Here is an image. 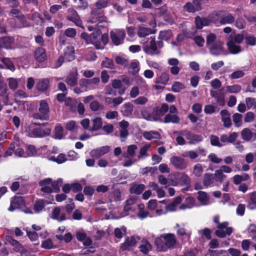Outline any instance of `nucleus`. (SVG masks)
Instances as JSON below:
<instances>
[{
	"mask_svg": "<svg viewBox=\"0 0 256 256\" xmlns=\"http://www.w3.org/2000/svg\"><path fill=\"white\" fill-rule=\"evenodd\" d=\"M81 37L85 40L88 44H94L96 49H102L108 42V37L106 34H102L100 31L96 30L90 36L86 33L83 32Z\"/></svg>",
	"mask_w": 256,
	"mask_h": 256,
	"instance_id": "obj_1",
	"label": "nucleus"
},
{
	"mask_svg": "<svg viewBox=\"0 0 256 256\" xmlns=\"http://www.w3.org/2000/svg\"><path fill=\"white\" fill-rule=\"evenodd\" d=\"M6 240L14 247V249L15 251L21 252L22 256H23L24 254L25 251L22 250V244H20L18 241H16L15 240H14L9 236H7L6 237Z\"/></svg>",
	"mask_w": 256,
	"mask_h": 256,
	"instance_id": "obj_33",
	"label": "nucleus"
},
{
	"mask_svg": "<svg viewBox=\"0 0 256 256\" xmlns=\"http://www.w3.org/2000/svg\"><path fill=\"white\" fill-rule=\"evenodd\" d=\"M151 144H145L140 150V154L138 156V159L142 158L144 157L148 156L149 155L147 153L148 150L150 148Z\"/></svg>",
	"mask_w": 256,
	"mask_h": 256,
	"instance_id": "obj_49",
	"label": "nucleus"
},
{
	"mask_svg": "<svg viewBox=\"0 0 256 256\" xmlns=\"http://www.w3.org/2000/svg\"><path fill=\"white\" fill-rule=\"evenodd\" d=\"M217 14H211L207 18H202L198 16L196 17L195 22L196 28L201 29L204 26L210 25L211 22L216 24L217 22Z\"/></svg>",
	"mask_w": 256,
	"mask_h": 256,
	"instance_id": "obj_7",
	"label": "nucleus"
},
{
	"mask_svg": "<svg viewBox=\"0 0 256 256\" xmlns=\"http://www.w3.org/2000/svg\"><path fill=\"white\" fill-rule=\"evenodd\" d=\"M150 46L144 45L143 46V50L145 53L150 55H155L160 54L158 50L155 39L153 37L150 38Z\"/></svg>",
	"mask_w": 256,
	"mask_h": 256,
	"instance_id": "obj_17",
	"label": "nucleus"
},
{
	"mask_svg": "<svg viewBox=\"0 0 256 256\" xmlns=\"http://www.w3.org/2000/svg\"><path fill=\"white\" fill-rule=\"evenodd\" d=\"M10 15L17 18L22 23L24 22V16L18 10L15 8L12 9L10 12Z\"/></svg>",
	"mask_w": 256,
	"mask_h": 256,
	"instance_id": "obj_63",
	"label": "nucleus"
},
{
	"mask_svg": "<svg viewBox=\"0 0 256 256\" xmlns=\"http://www.w3.org/2000/svg\"><path fill=\"white\" fill-rule=\"evenodd\" d=\"M145 186L144 184H132L130 185V192L137 194H140L144 190Z\"/></svg>",
	"mask_w": 256,
	"mask_h": 256,
	"instance_id": "obj_38",
	"label": "nucleus"
},
{
	"mask_svg": "<svg viewBox=\"0 0 256 256\" xmlns=\"http://www.w3.org/2000/svg\"><path fill=\"white\" fill-rule=\"evenodd\" d=\"M137 198H136L131 197L128 199L125 202L124 206L123 212L120 214V217H124L129 214L130 212L134 210V204L136 202Z\"/></svg>",
	"mask_w": 256,
	"mask_h": 256,
	"instance_id": "obj_12",
	"label": "nucleus"
},
{
	"mask_svg": "<svg viewBox=\"0 0 256 256\" xmlns=\"http://www.w3.org/2000/svg\"><path fill=\"white\" fill-rule=\"evenodd\" d=\"M182 202V198L180 196L176 197L172 202L166 204V209L168 212H174L179 208V204Z\"/></svg>",
	"mask_w": 256,
	"mask_h": 256,
	"instance_id": "obj_28",
	"label": "nucleus"
},
{
	"mask_svg": "<svg viewBox=\"0 0 256 256\" xmlns=\"http://www.w3.org/2000/svg\"><path fill=\"white\" fill-rule=\"evenodd\" d=\"M246 103L248 109H256V100L254 98H246Z\"/></svg>",
	"mask_w": 256,
	"mask_h": 256,
	"instance_id": "obj_64",
	"label": "nucleus"
},
{
	"mask_svg": "<svg viewBox=\"0 0 256 256\" xmlns=\"http://www.w3.org/2000/svg\"><path fill=\"white\" fill-rule=\"evenodd\" d=\"M155 32V30L142 26H139L138 30V35L140 38H144Z\"/></svg>",
	"mask_w": 256,
	"mask_h": 256,
	"instance_id": "obj_35",
	"label": "nucleus"
},
{
	"mask_svg": "<svg viewBox=\"0 0 256 256\" xmlns=\"http://www.w3.org/2000/svg\"><path fill=\"white\" fill-rule=\"evenodd\" d=\"M64 54L66 59L68 62L72 61L75 58L74 48L70 44H68L66 46L64 49Z\"/></svg>",
	"mask_w": 256,
	"mask_h": 256,
	"instance_id": "obj_29",
	"label": "nucleus"
},
{
	"mask_svg": "<svg viewBox=\"0 0 256 256\" xmlns=\"http://www.w3.org/2000/svg\"><path fill=\"white\" fill-rule=\"evenodd\" d=\"M66 82L68 85L70 86H75L78 82V72H74L70 74L66 78Z\"/></svg>",
	"mask_w": 256,
	"mask_h": 256,
	"instance_id": "obj_37",
	"label": "nucleus"
},
{
	"mask_svg": "<svg viewBox=\"0 0 256 256\" xmlns=\"http://www.w3.org/2000/svg\"><path fill=\"white\" fill-rule=\"evenodd\" d=\"M138 149V146L135 144H131L128 146L127 152L124 156L128 158V156L132 157L135 155L136 151Z\"/></svg>",
	"mask_w": 256,
	"mask_h": 256,
	"instance_id": "obj_60",
	"label": "nucleus"
},
{
	"mask_svg": "<svg viewBox=\"0 0 256 256\" xmlns=\"http://www.w3.org/2000/svg\"><path fill=\"white\" fill-rule=\"evenodd\" d=\"M136 84L138 85V86L142 90L146 91L148 89V86L146 82V81L140 76H136Z\"/></svg>",
	"mask_w": 256,
	"mask_h": 256,
	"instance_id": "obj_43",
	"label": "nucleus"
},
{
	"mask_svg": "<svg viewBox=\"0 0 256 256\" xmlns=\"http://www.w3.org/2000/svg\"><path fill=\"white\" fill-rule=\"evenodd\" d=\"M235 18L232 14H229L223 16L220 20L222 24H230L234 22Z\"/></svg>",
	"mask_w": 256,
	"mask_h": 256,
	"instance_id": "obj_50",
	"label": "nucleus"
},
{
	"mask_svg": "<svg viewBox=\"0 0 256 256\" xmlns=\"http://www.w3.org/2000/svg\"><path fill=\"white\" fill-rule=\"evenodd\" d=\"M144 137L147 140H152L159 138L160 135L157 131L144 132L143 133Z\"/></svg>",
	"mask_w": 256,
	"mask_h": 256,
	"instance_id": "obj_42",
	"label": "nucleus"
},
{
	"mask_svg": "<svg viewBox=\"0 0 256 256\" xmlns=\"http://www.w3.org/2000/svg\"><path fill=\"white\" fill-rule=\"evenodd\" d=\"M180 121V118L176 114H167L164 119V122L166 123H178Z\"/></svg>",
	"mask_w": 256,
	"mask_h": 256,
	"instance_id": "obj_51",
	"label": "nucleus"
},
{
	"mask_svg": "<svg viewBox=\"0 0 256 256\" xmlns=\"http://www.w3.org/2000/svg\"><path fill=\"white\" fill-rule=\"evenodd\" d=\"M26 156H36L38 153V150L34 146L30 144L26 146Z\"/></svg>",
	"mask_w": 256,
	"mask_h": 256,
	"instance_id": "obj_58",
	"label": "nucleus"
},
{
	"mask_svg": "<svg viewBox=\"0 0 256 256\" xmlns=\"http://www.w3.org/2000/svg\"><path fill=\"white\" fill-rule=\"evenodd\" d=\"M76 238L78 240L82 242L84 245L86 246H90L92 244L91 239L87 236L86 234L82 230L76 232Z\"/></svg>",
	"mask_w": 256,
	"mask_h": 256,
	"instance_id": "obj_24",
	"label": "nucleus"
},
{
	"mask_svg": "<svg viewBox=\"0 0 256 256\" xmlns=\"http://www.w3.org/2000/svg\"><path fill=\"white\" fill-rule=\"evenodd\" d=\"M176 238L174 234L167 233L162 234L154 239V242L159 251L166 252L173 248L176 244Z\"/></svg>",
	"mask_w": 256,
	"mask_h": 256,
	"instance_id": "obj_2",
	"label": "nucleus"
},
{
	"mask_svg": "<svg viewBox=\"0 0 256 256\" xmlns=\"http://www.w3.org/2000/svg\"><path fill=\"white\" fill-rule=\"evenodd\" d=\"M166 201L162 200L158 202V204L154 212V216H158L166 214L168 210L166 209Z\"/></svg>",
	"mask_w": 256,
	"mask_h": 256,
	"instance_id": "obj_23",
	"label": "nucleus"
},
{
	"mask_svg": "<svg viewBox=\"0 0 256 256\" xmlns=\"http://www.w3.org/2000/svg\"><path fill=\"white\" fill-rule=\"evenodd\" d=\"M152 248L151 244L147 240H142L139 246L140 250L145 254H148Z\"/></svg>",
	"mask_w": 256,
	"mask_h": 256,
	"instance_id": "obj_40",
	"label": "nucleus"
},
{
	"mask_svg": "<svg viewBox=\"0 0 256 256\" xmlns=\"http://www.w3.org/2000/svg\"><path fill=\"white\" fill-rule=\"evenodd\" d=\"M241 86L239 84L228 86L226 87V92L228 93H238L241 90Z\"/></svg>",
	"mask_w": 256,
	"mask_h": 256,
	"instance_id": "obj_55",
	"label": "nucleus"
},
{
	"mask_svg": "<svg viewBox=\"0 0 256 256\" xmlns=\"http://www.w3.org/2000/svg\"><path fill=\"white\" fill-rule=\"evenodd\" d=\"M68 12V15L66 17L67 20L74 22L77 26L84 28L82 26V22L76 10L72 8H70Z\"/></svg>",
	"mask_w": 256,
	"mask_h": 256,
	"instance_id": "obj_18",
	"label": "nucleus"
},
{
	"mask_svg": "<svg viewBox=\"0 0 256 256\" xmlns=\"http://www.w3.org/2000/svg\"><path fill=\"white\" fill-rule=\"evenodd\" d=\"M34 56L35 60L39 62H44L47 58L46 50L44 48H37L34 52Z\"/></svg>",
	"mask_w": 256,
	"mask_h": 256,
	"instance_id": "obj_27",
	"label": "nucleus"
},
{
	"mask_svg": "<svg viewBox=\"0 0 256 256\" xmlns=\"http://www.w3.org/2000/svg\"><path fill=\"white\" fill-rule=\"evenodd\" d=\"M101 66L102 68H107L114 69V64L112 60L108 58H104L102 60Z\"/></svg>",
	"mask_w": 256,
	"mask_h": 256,
	"instance_id": "obj_57",
	"label": "nucleus"
},
{
	"mask_svg": "<svg viewBox=\"0 0 256 256\" xmlns=\"http://www.w3.org/2000/svg\"><path fill=\"white\" fill-rule=\"evenodd\" d=\"M26 132L27 134L32 138H41L46 136L50 133V130L46 128H34V124H30L26 127Z\"/></svg>",
	"mask_w": 256,
	"mask_h": 256,
	"instance_id": "obj_5",
	"label": "nucleus"
},
{
	"mask_svg": "<svg viewBox=\"0 0 256 256\" xmlns=\"http://www.w3.org/2000/svg\"><path fill=\"white\" fill-rule=\"evenodd\" d=\"M169 80L168 74L166 72H162L160 76L158 77L155 80L156 84H160L166 85Z\"/></svg>",
	"mask_w": 256,
	"mask_h": 256,
	"instance_id": "obj_46",
	"label": "nucleus"
},
{
	"mask_svg": "<svg viewBox=\"0 0 256 256\" xmlns=\"http://www.w3.org/2000/svg\"><path fill=\"white\" fill-rule=\"evenodd\" d=\"M240 134L242 139L246 141H250L252 138H256V134L249 128L243 129Z\"/></svg>",
	"mask_w": 256,
	"mask_h": 256,
	"instance_id": "obj_31",
	"label": "nucleus"
},
{
	"mask_svg": "<svg viewBox=\"0 0 256 256\" xmlns=\"http://www.w3.org/2000/svg\"><path fill=\"white\" fill-rule=\"evenodd\" d=\"M198 194L197 198L201 205L206 206L210 204V198L207 193L204 192L199 191Z\"/></svg>",
	"mask_w": 256,
	"mask_h": 256,
	"instance_id": "obj_34",
	"label": "nucleus"
},
{
	"mask_svg": "<svg viewBox=\"0 0 256 256\" xmlns=\"http://www.w3.org/2000/svg\"><path fill=\"white\" fill-rule=\"evenodd\" d=\"M172 33L171 30H164L160 32L158 38L161 40H168L172 37Z\"/></svg>",
	"mask_w": 256,
	"mask_h": 256,
	"instance_id": "obj_54",
	"label": "nucleus"
},
{
	"mask_svg": "<svg viewBox=\"0 0 256 256\" xmlns=\"http://www.w3.org/2000/svg\"><path fill=\"white\" fill-rule=\"evenodd\" d=\"M222 120L224 125L226 128H229L232 125L231 119L228 112L226 110H223L220 112Z\"/></svg>",
	"mask_w": 256,
	"mask_h": 256,
	"instance_id": "obj_36",
	"label": "nucleus"
},
{
	"mask_svg": "<svg viewBox=\"0 0 256 256\" xmlns=\"http://www.w3.org/2000/svg\"><path fill=\"white\" fill-rule=\"evenodd\" d=\"M24 230L26 232L27 235L30 239L32 241L36 242L34 243L35 244H39V242L38 240V236L36 232L29 231L28 228H24Z\"/></svg>",
	"mask_w": 256,
	"mask_h": 256,
	"instance_id": "obj_59",
	"label": "nucleus"
},
{
	"mask_svg": "<svg viewBox=\"0 0 256 256\" xmlns=\"http://www.w3.org/2000/svg\"><path fill=\"white\" fill-rule=\"evenodd\" d=\"M50 204L48 202H46L42 200H40L36 202L34 204V210L36 213L41 212L46 204Z\"/></svg>",
	"mask_w": 256,
	"mask_h": 256,
	"instance_id": "obj_39",
	"label": "nucleus"
},
{
	"mask_svg": "<svg viewBox=\"0 0 256 256\" xmlns=\"http://www.w3.org/2000/svg\"><path fill=\"white\" fill-rule=\"evenodd\" d=\"M52 179L47 178L39 182V184L41 186V190L44 192L50 193L52 192L50 185Z\"/></svg>",
	"mask_w": 256,
	"mask_h": 256,
	"instance_id": "obj_26",
	"label": "nucleus"
},
{
	"mask_svg": "<svg viewBox=\"0 0 256 256\" xmlns=\"http://www.w3.org/2000/svg\"><path fill=\"white\" fill-rule=\"evenodd\" d=\"M214 182V176L212 174L206 173L204 174L203 184L204 186L208 187L211 186Z\"/></svg>",
	"mask_w": 256,
	"mask_h": 256,
	"instance_id": "obj_44",
	"label": "nucleus"
},
{
	"mask_svg": "<svg viewBox=\"0 0 256 256\" xmlns=\"http://www.w3.org/2000/svg\"><path fill=\"white\" fill-rule=\"evenodd\" d=\"M124 115L129 116L132 114L133 111V106L130 102H127L124 105Z\"/></svg>",
	"mask_w": 256,
	"mask_h": 256,
	"instance_id": "obj_62",
	"label": "nucleus"
},
{
	"mask_svg": "<svg viewBox=\"0 0 256 256\" xmlns=\"http://www.w3.org/2000/svg\"><path fill=\"white\" fill-rule=\"evenodd\" d=\"M49 84V80L48 79H42L38 81L36 84L37 89L40 91L46 90Z\"/></svg>",
	"mask_w": 256,
	"mask_h": 256,
	"instance_id": "obj_48",
	"label": "nucleus"
},
{
	"mask_svg": "<svg viewBox=\"0 0 256 256\" xmlns=\"http://www.w3.org/2000/svg\"><path fill=\"white\" fill-rule=\"evenodd\" d=\"M24 204V200L22 196H15L10 202V206L8 210L10 212H13L16 208H18Z\"/></svg>",
	"mask_w": 256,
	"mask_h": 256,
	"instance_id": "obj_21",
	"label": "nucleus"
},
{
	"mask_svg": "<svg viewBox=\"0 0 256 256\" xmlns=\"http://www.w3.org/2000/svg\"><path fill=\"white\" fill-rule=\"evenodd\" d=\"M206 45L212 55L218 56L223 52L224 42L214 33L210 32L206 35Z\"/></svg>",
	"mask_w": 256,
	"mask_h": 256,
	"instance_id": "obj_3",
	"label": "nucleus"
},
{
	"mask_svg": "<svg viewBox=\"0 0 256 256\" xmlns=\"http://www.w3.org/2000/svg\"><path fill=\"white\" fill-rule=\"evenodd\" d=\"M106 21V18L100 12V10L94 9L92 10L91 18L88 20V22L95 24L96 26L101 22Z\"/></svg>",
	"mask_w": 256,
	"mask_h": 256,
	"instance_id": "obj_13",
	"label": "nucleus"
},
{
	"mask_svg": "<svg viewBox=\"0 0 256 256\" xmlns=\"http://www.w3.org/2000/svg\"><path fill=\"white\" fill-rule=\"evenodd\" d=\"M228 223L224 222L217 224L218 230L216 231V234L220 238H224L226 234L230 235L232 232V228L228 227Z\"/></svg>",
	"mask_w": 256,
	"mask_h": 256,
	"instance_id": "obj_10",
	"label": "nucleus"
},
{
	"mask_svg": "<svg viewBox=\"0 0 256 256\" xmlns=\"http://www.w3.org/2000/svg\"><path fill=\"white\" fill-rule=\"evenodd\" d=\"M4 48L6 49H14L15 48L14 46V38H13L6 36L0 38V48Z\"/></svg>",
	"mask_w": 256,
	"mask_h": 256,
	"instance_id": "obj_22",
	"label": "nucleus"
},
{
	"mask_svg": "<svg viewBox=\"0 0 256 256\" xmlns=\"http://www.w3.org/2000/svg\"><path fill=\"white\" fill-rule=\"evenodd\" d=\"M92 131L98 130L102 128V120L100 118L96 117L92 120Z\"/></svg>",
	"mask_w": 256,
	"mask_h": 256,
	"instance_id": "obj_52",
	"label": "nucleus"
},
{
	"mask_svg": "<svg viewBox=\"0 0 256 256\" xmlns=\"http://www.w3.org/2000/svg\"><path fill=\"white\" fill-rule=\"evenodd\" d=\"M244 39L242 34H232L230 36L226 46L230 54H236L242 52V49L239 44L242 42Z\"/></svg>",
	"mask_w": 256,
	"mask_h": 256,
	"instance_id": "obj_4",
	"label": "nucleus"
},
{
	"mask_svg": "<svg viewBox=\"0 0 256 256\" xmlns=\"http://www.w3.org/2000/svg\"><path fill=\"white\" fill-rule=\"evenodd\" d=\"M64 128L62 126L57 125L56 126L54 132V138L56 139L60 140L64 137Z\"/></svg>",
	"mask_w": 256,
	"mask_h": 256,
	"instance_id": "obj_53",
	"label": "nucleus"
},
{
	"mask_svg": "<svg viewBox=\"0 0 256 256\" xmlns=\"http://www.w3.org/2000/svg\"><path fill=\"white\" fill-rule=\"evenodd\" d=\"M180 174L178 172L174 174L173 175L176 178L175 180L170 179V185L172 186H177L178 184L181 186H188L190 183V178L189 176L185 174H181V176L178 180L177 179L178 175Z\"/></svg>",
	"mask_w": 256,
	"mask_h": 256,
	"instance_id": "obj_11",
	"label": "nucleus"
},
{
	"mask_svg": "<svg viewBox=\"0 0 256 256\" xmlns=\"http://www.w3.org/2000/svg\"><path fill=\"white\" fill-rule=\"evenodd\" d=\"M195 198L192 196H189L186 198L184 202L179 206V209L180 210H185L186 209H190L195 206Z\"/></svg>",
	"mask_w": 256,
	"mask_h": 256,
	"instance_id": "obj_30",
	"label": "nucleus"
},
{
	"mask_svg": "<svg viewBox=\"0 0 256 256\" xmlns=\"http://www.w3.org/2000/svg\"><path fill=\"white\" fill-rule=\"evenodd\" d=\"M49 112L48 104L44 100H42L40 102L38 112L34 114L33 117L35 119L46 120L49 118Z\"/></svg>",
	"mask_w": 256,
	"mask_h": 256,
	"instance_id": "obj_6",
	"label": "nucleus"
},
{
	"mask_svg": "<svg viewBox=\"0 0 256 256\" xmlns=\"http://www.w3.org/2000/svg\"><path fill=\"white\" fill-rule=\"evenodd\" d=\"M178 236L184 242L190 240L192 234L190 230H188L181 226L179 224H176L174 227Z\"/></svg>",
	"mask_w": 256,
	"mask_h": 256,
	"instance_id": "obj_16",
	"label": "nucleus"
},
{
	"mask_svg": "<svg viewBox=\"0 0 256 256\" xmlns=\"http://www.w3.org/2000/svg\"><path fill=\"white\" fill-rule=\"evenodd\" d=\"M170 163L176 168L183 170L187 168V164L185 160L179 156H172L170 158Z\"/></svg>",
	"mask_w": 256,
	"mask_h": 256,
	"instance_id": "obj_15",
	"label": "nucleus"
},
{
	"mask_svg": "<svg viewBox=\"0 0 256 256\" xmlns=\"http://www.w3.org/2000/svg\"><path fill=\"white\" fill-rule=\"evenodd\" d=\"M100 79L98 77H95L91 79L82 78L79 81V85L82 88H84L85 90H92L95 88L100 82Z\"/></svg>",
	"mask_w": 256,
	"mask_h": 256,
	"instance_id": "obj_9",
	"label": "nucleus"
},
{
	"mask_svg": "<svg viewBox=\"0 0 256 256\" xmlns=\"http://www.w3.org/2000/svg\"><path fill=\"white\" fill-rule=\"evenodd\" d=\"M129 72L133 75L136 74L140 70L139 62L138 61L132 62L128 66Z\"/></svg>",
	"mask_w": 256,
	"mask_h": 256,
	"instance_id": "obj_45",
	"label": "nucleus"
},
{
	"mask_svg": "<svg viewBox=\"0 0 256 256\" xmlns=\"http://www.w3.org/2000/svg\"><path fill=\"white\" fill-rule=\"evenodd\" d=\"M192 40L195 44L198 47H202L205 43L204 38L201 36L196 35L194 36Z\"/></svg>",
	"mask_w": 256,
	"mask_h": 256,
	"instance_id": "obj_61",
	"label": "nucleus"
},
{
	"mask_svg": "<svg viewBox=\"0 0 256 256\" xmlns=\"http://www.w3.org/2000/svg\"><path fill=\"white\" fill-rule=\"evenodd\" d=\"M51 218L59 222H62L66 220L64 213L62 212L61 209L60 207H56L52 210Z\"/></svg>",
	"mask_w": 256,
	"mask_h": 256,
	"instance_id": "obj_25",
	"label": "nucleus"
},
{
	"mask_svg": "<svg viewBox=\"0 0 256 256\" xmlns=\"http://www.w3.org/2000/svg\"><path fill=\"white\" fill-rule=\"evenodd\" d=\"M210 94L212 98H214L217 104L220 106H222L225 104L224 96V95L217 91L211 90Z\"/></svg>",
	"mask_w": 256,
	"mask_h": 256,
	"instance_id": "obj_32",
	"label": "nucleus"
},
{
	"mask_svg": "<svg viewBox=\"0 0 256 256\" xmlns=\"http://www.w3.org/2000/svg\"><path fill=\"white\" fill-rule=\"evenodd\" d=\"M48 158L49 160L56 162L58 164L64 163L67 160L66 156L63 154H60L56 157L50 156H48Z\"/></svg>",
	"mask_w": 256,
	"mask_h": 256,
	"instance_id": "obj_41",
	"label": "nucleus"
},
{
	"mask_svg": "<svg viewBox=\"0 0 256 256\" xmlns=\"http://www.w3.org/2000/svg\"><path fill=\"white\" fill-rule=\"evenodd\" d=\"M250 201L248 205V208L250 210L256 208V191L249 194Z\"/></svg>",
	"mask_w": 256,
	"mask_h": 256,
	"instance_id": "obj_47",
	"label": "nucleus"
},
{
	"mask_svg": "<svg viewBox=\"0 0 256 256\" xmlns=\"http://www.w3.org/2000/svg\"><path fill=\"white\" fill-rule=\"evenodd\" d=\"M174 134H183L188 140H190V144H194L202 140V137L200 135L194 134L190 132L184 130L182 131L174 132Z\"/></svg>",
	"mask_w": 256,
	"mask_h": 256,
	"instance_id": "obj_14",
	"label": "nucleus"
},
{
	"mask_svg": "<svg viewBox=\"0 0 256 256\" xmlns=\"http://www.w3.org/2000/svg\"><path fill=\"white\" fill-rule=\"evenodd\" d=\"M184 10L189 12H194L202 9L200 0H193L184 6Z\"/></svg>",
	"mask_w": 256,
	"mask_h": 256,
	"instance_id": "obj_19",
	"label": "nucleus"
},
{
	"mask_svg": "<svg viewBox=\"0 0 256 256\" xmlns=\"http://www.w3.org/2000/svg\"><path fill=\"white\" fill-rule=\"evenodd\" d=\"M110 148L108 146L97 148L90 152V155L95 158H98L109 152Z\"/></svg>",
	"mask_w": 256,
	"mask_h": 256,
	"instance_id": "obj_20",
	"label": "nucleus"
},
{
	"mask_svg": "<svg viewBox=\"0 0 256 256\" xmlns=\"http://www.w3.org/2000/svg\"><path fill=\"white\" fill-rule=\"evenodd\" d=\"M242 116L239 113H235L232 116V120L234 125L236 127L240 126L242 124Z\"/></svg>",
	"mask_w": 256,
	"mask_h": 256,
	"instance_id": "obj_56",
	"label": "nucleus"
},
{
	"mask_svg": "<svg viewBox=\"0 0 256 256\" xmlns=\"http://www.w3.org/2000/svg\"><path fill=\"white\" fill-rule=\"evenodd\" d=\"M110 36L112 43L116 46H118L123 43L126 33L124 30L114 29L110 32Z\"/></svg>",
	"mask_w": 256,
	"mask_h": 256,
	"instance_id": "obj_8",
	"label": "nucleus"
}]
</instances>
